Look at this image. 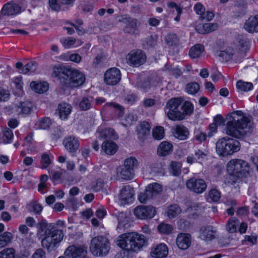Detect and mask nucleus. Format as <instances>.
I'll return each mask as SVG.
<instances>
[{
    "label": "nucleus",
    "mask_w": 258,
    "mask_h": 258,
    "mask_svg": "<svg viewBox=\"0 0 258 258\" xmlns=\"http://www.w3.org/2000/svg\"><path fill=\"white\" fill-rule=\"evenodd\" d=\"M121 79V73L119 69L113 68L108 69L104 74V82L109 85H115Z\"/></svg>",
    "instance_id": "obj_13"
},
{
    "label": "nucleus",
    "mask_w": 258,
    "mask_h": 258,
    "mask_svg": "<svg viewBox=\"0 0 258 258\" xmlns=\"http://www.w3.org/2000/svg\"><path fill=\"white\" fill-rule=\"evenodd\" d=\"M247 3L244 1H240L235 6L233 11L234 17L235 18L241 17L246 14Z\"/></svg>",
    "instance_id": "obj_28"
},
{
    "label": "nucleus",
    "mask_w": 258,
    "mask_h": 258,
    "mask_svg": "<svg viewBox=\"0 0 258 258\" xmlns=\"http://www.w3.org/2000/svg\"><path fill=\"white\" fill-rule=\"evenodd\" d=\"M126 59L130 66L138 67L145 62L146 56L141 50H133L126 55Z\"/></svg>",
    "instance_id": "obj_10"
},
{
    "label": "nucleus",
    "mask_w": 258,
    "mask_h": 258,
    "mask_svg": "<svg viewBox=\"0 0 258 258\" xmlns=\"http://www.w3.org/2000/svg\"><path fill=\"white\" fill-rule=\"evenodd\" d=\"M161 193V185L157 182L148 184L144 191L138 195V200L140 203L145 204L149 201L155 200L160 197Z\"/></svg>",
    "instance_id": "obj_9"
},
{
    "label": "nucleus",
    "mask_w": 258,
    "mask_h": 258,
    "mask_svg": "<svg viewBox=\"0 0 258 258\" xmlns=\"http://www.w3.org/2000/svg\"><path fill=\"white\" fill-rule=\"evenodd\" d=\"M132 238L131 237L130 233H124L120 235L116 240V245L123 250L134 252L132 243Z\"/></svg>",
    "instance_id": "obj_16"
},
{
    "label": "nucleus",
    "mask_w": 258,
    "mask_h": 258,
    "mask_svg": "<svg viewBox=\"0 0 258 258\" xmlns=\"http://www.w3.org/2000/svg\"><path fill=\"white\" fill-rule=\"evenodd\" d=\"M66 258H89L87 248L85 246L71 245L64 251Z\"/></svg>",
    "instance_id": "obj_12"
},
{
    "label": "nucleus",
    "mask_w": 258,
    "mask_h": 258,
    "mask_svg": "<svg viewBox=\"0 0 258 258\" xmlns=\"http://www.w3.org/2000/svg\"><path fill=\"white\" fill-rule=\"evenodd\" d=\"M130 234L131 238H132V246H135V247H133L134 251H137L141 249L146 244L147 240L144 235L135 232L130 233Z\"/></svg>",
    "instance_id": "obj_18"
},
{
    "label": "nucleus",
    "mask_w": 258,
    "mask_h": 258,
    "mask_svg": "<svg viewBox=\"0 0 258 258\" xmlns=\"http://www.w3.org/2000/svg\"><path fill=\"white\" fill-rule=\"evenodd\" d=\"M92 98L83 97L79 103V107L81 110H87L92 107Z\"/></svg>",
    "instance_id": "obj_40"
},
{
    "label": "nucleus",
    "mask_w": 258,
    "mask_h": 258,
    "mask_svg": "<svg viewBox=\"0 0 258 258\" xmlns=\"http://www.w3.org/2000/svg\"><path fill=\"white\" fill-rule=\"evenodd\" d=\"M227 171L238 177H247L252 173V169L246 161L240 159L230 160L227 165Z\"/></svg>",
    "instance_id": "obj_4"
},
{
    "label": "nucleus",
    "mask_w": 258,
    "mask_h": 258,
    "mask_svg": "<svg viewBox=\"0 0 258 258\" xmlns=\"http://www.w3.org/2000/svg\"><path fill=\"white\" fill-rule=\"evenodd\" d=\"M173 150V145L167 141L162 142V156L170 154Z\"/></svg>",
    "instance_id": "obj_47"
},
{
    "label": "nucleus",
    "mask_w": 258,
    "mask_h": 258,
    "mask_svg": "<svg viewBox=\"0 0 258 258\" xmlns=\"http://www.w3.org/2000/svg\"><path fill=\"white\" fill-rule=\"evenodd\" d=\"M15 250L13 248H7L0 252V258H14Z\"/></svg>",
    "instance_id": "obj_49"
},
{
    "label": "nucleus",
    "mask_w": 258,
    "mask_h": 258,
    "mask_svg": "<svg viewBox=\"0 0 258 258\" xmlns=\"http://www.w3.org/2000/svg\"><path fill=\"white\" fill-rule=\"evenodd\" d=\"M104 182L102 179H98L91 183V189L94 191H99L103 188Z\"/></svg>",
    "instance_id": "obj_54"
},
{
    "label": "nucleus",
    "mask_w": 258,
    "mask_h": 258,
    "mask_svg": "<svg viewBox=\"0 0 258 258\" xmlns=\"http://www.w3.org/2000/svg\"><path fill=\"white\" fill-rule=\"evenodd\" d=\"M64 73L60 79V84L64 87H78L85 82V75L78 70L69 69Z\"/></svg>",
    "instance_id": "obj_5"
},
{
    "label": "nucleus",
    "mask_w": 258,
    "mask_h": 258,
    "mask_svg": "<svg viewBox=\"0 0 258 258\" xmlns=\"http://www.w3.org/2000/svg\"><path fill=\"white\" fill-rule=\"evenodd\" d=\"M244 28L250 33L258 32V15L250 16L245 21Z\"/></svg>",
    "instance_id": "obj_20"
},
{
    "label": "nucleus",
    "mask_w": 258,
    "mask_h": 258,
    "mask_svg": "<svg viewBox=\"0 0 258 258\" xmlns=\"http://www.w3.org/2000/svg\"><path fill=\"white\" fill-rule=\"evenodd\" d=\"M181 164L177 161L171 162L169 170L170 172L174 176H179L181 173Z\"/></svg>",
    "instance_id": "obj_37"
},
{
    "label": "nucleus",
    "mask_w": 258,
    "mask_h": 258,
    "mask_svg": "<svg viewBox=\"0 0 258 258\" xmlns=\"http://www.w3.org/2000/svg\"><path fill=\"white\" fill-rule=\"evenodd\" d=\"M150 128L151 126L147 122L143 121L137 127L136 130L139 138L144 140L150 134Z\"/></svg>",
    "instance_id": "obj_27"
},
{
    "label": "nucleus",
    "mask_w": 258,
    "mask_h": 258,
    "mask_svg": "<svg viewBox=\"0 0 258 258\" xmlns=\"http://www.w3.org/2000/svg\"><path fill=\"white\" fill-rule=\"evenodd\" d=\"M151 255L153 258H161V244H158L152 246Z\"/></svg>",
    "instance_id": "obj_50"
},
{
    "label": "nucleus",
    "mask_w": 258,
    "mask_h": 258,
    "mask_svg": "<svg viewBox=\"0 0 258 258\" xmlns=\"http://www.w3.org/2000/svg\"><path fill=\"white\" fill-rule=\"evenodd\" d=\"M60 41L65 48H69L75 44L76 39L72 37H70L63 40H61Z\"/></svg>",
    "instance_id": "obj_57"
},
{
    "label": "nucleus",
    "mask_w": 258,
    "mask_h": 258,
    "mask_svg": "<svg viewBox=\"0 0 258 258\" xmlns=\"http://www.w3.org/2000/svg\"><path fill=\"white\" fill-rule=\"evenodd\" d=\"M239 224L240 222L237 219L234 218H231L226 225V229L230 233H234L236 231Z\"/></svg>",
    "instance_id": "obj_42"
},
{
    "label": "nucleus",
    "mask_w": 258,
    "mask_h": 258,
    "mask_svg": "<svg viewBox=\"0 0 258 258\" xmlns=\"http://www.w3.org/2000/svg\"><path fill=\"white\" fill-rule=\"evenodd\" d=\"M200 89V86L196 82L189 83L186 85V92L190 94H195L198 92Z\"/></svg>",
    "instance_id": "obj_51"
},
{
    "label": "nucleus",
    "mask_w": 258,
    "mask_h": 258,
    "mask_svg": "<svg viewBox=\"0 0 258 258\" xmlns=\"http://www.w3.org/2000/svg\"><path fill=\"white\" fill-rule=\"evenodd\" d=\"M19 108L21 112L24 114H29L32 110V104L30 101H24L20 103Z\"/></svg>",
    "instance_id": "obj_46"
},
{
    "label": "nucleus",
    "mask_w": 258,
    "mask_h": 258,
    "mask_svg": "<svg viewBox=\"0 0 258 258\" xmlns=\"http://www.w3.org/2000/svg\"><path fill=\"white\" fill-rule=\"evenodd\" d=\"M53 73L56 77H58L59 80V82H60V79L62 77V76L64 74L65 70H69V69L67 68H61L58 67H54L53 69Z\"/></svg>",
    "instance_id": "obj_61"
},
{
    "label": "nucleus",
    "mask_w": 258,
    "mask_h": 258,
    "mask_svg": "<svg viewBox=\"0 0 258 258\" xmlns=\"http://www.w3.org/2000/svg\"><path fill=\"white\" fill-rule=\"evenodd\" d=\"M31 258H46V253L42 248L35 250Z\"/></svg>",
    "instance_id": "obj_64"
},
{
    "label": "nucleus",
    "mask_w": 258,
    "mask_h": 258,
    "mask_svg": "<svg viewBox=\"0 0 258 258\" xmlns=\"http://www.w3.org/2000/svg\"><path fill=\"white\" fill-rule=\"evenodd\" d=\"M37 227L43 236L41 241L42 246L49 252L54 250L63 239L62 231L57 229L55 224L48 223L44 220L38 223Z\"/></svg>",
    "instance_id": "obj_2"
},
{
    "label": "nucleus",
    "mask_w": 258,
    "mask_h": 258,
    "mask_svg": "<svg viewBox=\"0 0 258 258\" xmlns=\"http://www.w3.org/2000/svg\"><path fill=\"white\" fill-rule=\"evenodd\" d=\"M138 165V160L133 157L124 160L123 164L116 168L117 176L124 180L132 179L135 175V169Z\"/></svg>",
    "instance_id": "obj_6"
},
{
    "label": "nucleus",
    "mask_w": 258,
    "mask_h": 258,
    "mask_svg": "<svg viewBox=\"0 0 258 258\" xmlns=\"http://www.w3.org/2000/svg\"><path fill=\"white\" fill-rule=\"evenodd\" d=\"M132 251L123 250V251L117 253L115 256V258H132Z\"/></svg>",
    "instance_id": "obj_62"
},
{
    "label": "nucleus",
    "mask_w": 258,
    "mask_h": 258,
    "mask_svg": "<svg viewBox=\"0 0 258 258\" xmlns=\"http://www.w3.org/2000/svg\"><path fill=\"white\" fill-rule=\"evenodd\" d=\"M168 7L169 8H175L176 9V11H177V16L174 18V20L179 22L180 21V17L181 14L182 13V10L181 9L178 7L176 3L173 2H170L168 3Z\"/></svg>",
    "instance_id": "obj_58"
},
{
    "label": "nucleus",
    "mask_w": 258,
    "mask_h": 258,
    "mask_svg": "<svg viewBox=\"0 0 258 258\" xmlns=\"http://www.w3.org/2000/svg\"><path fill=\"white\" fill-rule=\"evenodd\" d=\"M136 87L147 92L151 87L150 82L145 78L138 76L136 79Z\"/></svg>",
    "instance_id": "obj_33"
},
{
    "label": "nucleus",
    "mask_w": 258,
    "mask_h": 258,
    "mask_svg": "<svg viewBox=\"0 0 258 258\" xmlns=\"http://www.w3.org/2000/svg\"><path fill=\"white\" fill-rule=\"evenodd\" d=\"M183 101L182 98H173L168 101L165 112L169 119L179 121L184 119L180 108Z\"/></svg>",
    "instance_id": "obj_8"
},
{
    "label": "nucleus",
    "mask_w": 258,
    "mask_h": 258,
    "mask_svg": "<svg viewBox=\"0 0 258 258\" xmlns=\"http://www.w3.org/2000/svg\"><path fill=\"white\" fill-rule=\"evenodd\" d=\"M195 139L197 141L202 143L205 141L207 139V135L206 133L201 132L199 130L195 132Z\"/></svg>",
    "instance_id": "obj_59"
},
{
    "label": "nucleus",
    "mask_w": 258,
    "mask_h": 258,
    "mask_svg": "<svg viewBox=\"0 0 258 258\" xmlns=\"http://www.w3.org/2000/svg\"><path fill=\"white\" fill-rule=\"evenodd\" d=\"M101 147L106 154L110 155L115 154L117 150V145L114 142L108 140L103 142Z\"/></svg>",
    "instance_id": "obj_29"
},
{
    "label": "nucleus",
    "mask_w": 258,
    "mask_h": 258,
    "mask_svg": "<svg viewBox=\"0 0 258 258\" xmlns=\"http://www.w3.org/2000/svg\"><path fill=\"white\" fill-rule=\"evenodd\" d=\"M216 231L211 226L203 227L200 230V237L201 239L205 241H210L215 238Z\"/></svg>",
    "instance_id": "obj_21"
},
{
    "label": "nucleus",
    "mask_w": 258,
    "mask_h": 258,
    "mask_svg": "<svg viewBox=\"0 0 258 258\" xmlns=\"http://www.w3.org/2000/svg\"><path fill=\"white\" fill-rule=\"evenodd\" d=\"M104 60V55L102 54H99L93 60L92 66L94 68H98L103 63Z\"/></svg>",
    "instance_id": "obj_56"
},
{
    "label": "nucleus",
    "mask_w": 258,
    "mask_h": 258,
    "mask_svg": "<svg viewBox=\"0 0 258 258\" xmlns=\"http://www.w3.org/2000/svg\"><path fill=\"white\" fill-rule=\"evenodd\" d=\"M110 242L108 239L103 236L94 237L91 240L90 249L95 256L106 255L110 250Z\"/></svg>",
    "instance_id": "obj_7"
},
{
    "label": "nucleus",
    "mask_w": 258,
    "mask_h": 258,
    "mask_svg": "<svg viewBox=\"0 0 258 258\" xmlns=\"http://www.w3.org/2000/svg\"><path fill=\"white\" fill-rule=\"evenodd\" d=\"M138 120V116L132 113H128L125 116V121L129 125L133 124Z\"/></svg>",
    "instance_id": "obj_60"
},
{
    "label": "nucleus",
    "mask_w": 258,
    "mask_h": 258,
    "mask_svg": "<svg viewBox=\"0 0 258 258\" xmlns=\"http://www.w3.org/2000/svg\"><path fill=\"white\" fill-rule=\"evenodd\" d=\"M166 44L169 47H177L179 44V38L173 33H168L164 38Z\"/></svg>",
    "instance_id": "obj_30"
},
{
    "label": "nucleus",
    "mask_w": 258,
    "mask_h": 258,
    "mask_svg": "<svg viewBox=\"0 0 258 258\" xmlns=\"http://www.w3.org/2000/svg\"><path fill=\"white\" fill-rule=\"evenodd\" d=\"M173 135L176 138L180 140H184L187 138L189 132L185 126L179 124L175 126Z\"/></svg>",
    "instance_id": "obj_26"
},
{
    "label": "nucleus",
    "mask_w": 258,
    "mask_h": 258,
    "mask_svg": "<svg viewBox=\"0 0 258 258\" xmlns=\"http://www.w3.org/2000/svg\"><path fill=\"white\" fill-rule=\"evenodd\" d=\"M30 87L36 92L41 94L46 92L48 89V84L46 82H40L36 83L35 82H32Z\"/></svg>",
    "instance_id": "obj_34"
},
{
    "label": "nucleus",
    "mask_w": 258,
    "mask_h": 258,
    "mask_svg": "<svg viewBox=\"0 0 258 258\" xmlns=\"http://www.w3.org/2000/svg\"><path fill=\"white\" fill-rule=\"evenodd\" d=\"M216 149L217 153L219 156L226 157L239 151L240 149V144L237 140L225 137L217 142Z\"/></svg>",
    "instance_id": "obj_3"
},
{
    "label": "nucleus",
    "mask_w": 258,
    "mask_h": 258,
    "mask_svg": "<svg viewBox=\"0 0 258 258\" xmlns=\"http://www.w3.org/2000/svg\"><path fill=\"white\" fill-rule=\"evenodd\" d=\"M191 240L190 234L188 233H179L176 237V244L179 248L185 250L190 246Z\"/></svg>",
    "instance_id": "obj_19"
},
{
    "label": "nucleus",
    "mask_w": 258,
    "mask_h": 258,
    "mask_svg": "<svg viewBox=\"0 0 258 258\" xmlns=\"http://www.w3.org/2000/svg\"><path fill=\"white\" fill-rule=\"evenodd\" d=\"M181 212V209L178 205L173 204L168 207L165 214L169 218H173L177 216Z\"/></svg>",
    "instance_id": "obj_35"
},
{
    "label": "nucleus",
    "mask_w": 258,
    "mask_h": 258,
    "mask_svg": "<svg viewBox=\"0 0 258 258\" xmlns=\"http://www.w3.org/2000/svg\"><path fill=\"white\" fill-rule=\"evenodd\" d=\"M236 87L238 90L243 92H247L253 88V84L250 82H246L239 80L237 82Z\"/></svg>",
    "instance_id": "obj_43"
},
{
    "label": "nucleus",
    "mask_w": 258,
    "mask_h": 258,
    "mask_svg": "<svg viewBox=\"0 0 258 258\" xmlns=\"http://www.w3.org/2000/svg\"><path fill=\"white\" fill-rule=\"evenodd\" d=\"M97 133L99 134V137L105 140H116L118 138V135L112 128H106L101 131L99 129Z\"/></svg>",
    "instance_id": "obj_23"
},
{
    "label": "nucleus",
    "mask_w": 258,
    "mask_h": 258,
    "mask_svg": "<svg viewBox=\"0 0 258 258\" xmlns=\"http://www.w3.org/2000/svg\"><path fill=\"white\" fill-rule=\"evenodd\" d=\"M204 51V47L201 44H196L190 48L189 51V55L192 58L199 57L201 53Z\"/></svg>",
    "instance_id": "obj_36"
},
{
    "label": "nucleus",
    "mask_w": 258,
    "mask_h": 258,
    "mask_svg": "<svg viewBox=\"0 0 258 258\" xmlns=\"http://www.w3.org/2000/svg\"><path fill=\"white\" fill-rule=\"evenodd\" d=\"M134 196L133 188L129 185H125L120 190L119 200L122 204H129L133 202Z\"/></svg>",
    "instance_id": "obj_17"
},
{
    "label": "nucleus",
    "mask_w": 258,
    "mask_h": 258,
    "mask_svg": "<svg viewBox=\"0 0 258 258\" xmlns=\"http://www.w3.org/2000/svg\"><path fill=\"white\" fill-rule=\"evenodd\" d=\"M37 69V63L35 61H31L27 63L25 67L22 68L21 73L26 74L28 73H33Z\"/></svg>",
    "instance_id": "obj_48"
},
{
    "label": "nucleus",
    "mask_w": 258,
    "mask_h": 258,
    "mask_svg": "<svg viewBox=\"0 0 258 258\" xmlns=\"http://www.w3.org/2000/svg\"><path fill=\"white\" fill-rule=\"evenodd\" d=\"M51 163V159L49 154L43 153L41 156L40 167L41 169H46L49 167Z\"/></svg>",
    "instance_id": "obj_45"
},
{
    "label": "nucleus",
    "mask_w": 258,
    "mask_h": 258,
    "mask_svg": "<svg viewBox=\"0 0 258 258\" xmlns=\"http://www.w3.org/2000/svg\"><path fill=\"white\" fill-rule=\"evenodd\" d=\"M249 49V44L246 39L242 37L237 38L236 50L241 55H244Z\"/></svg>",
    "instance_id": "obj_25"
},
{
    "label": "nucleus",
    "mask_w": 258,
    "mask_h": 258,
    "mask_svg": "<svg viewBox=\"0 0 258 258\" xmlns=\"http://www.w3.org/2000/svg\"><path fill=\"white\" fill-rule=\"evenodd\" d=\"M51 124V120L48 117L43 118L40 122L39 127L41 129H46L48 128Z\"/></svg>",
    "instance_id": "obj_63"
},
{
    "label": "nucleus",
    "mask_w": 258,
    "mask_h": 258,
    "mask_svg": "<svg viewBox=\"0 0 258 258\" xmlns=\"http://www.w3.org/2000/svg\"><path fill=\"white\" fill-rule=\"evenodd\" d=\"M220 197V193L217 190L212 189L209 191V198L212 201L216 202L219 200Z\"/></svg>",
    "instance_id": "obj_55"
},
{
    "label": "nucleus",
    "mask_w": 258,
    "mask_h": 258,
    "mask_svg": "<svg viewBox=\"0 0 258 258\" xmlns=\"http://www.w3.org/2000/svg\"><path fill=\"white\" fill-rule=\"evenodd\" d=\"M186 186L190 190L201 194L205 191L207 184L203 179L192 178L187 181Z\"/></svg>",
    "instance_id": "obj_14"
},
{
    "label": "nucleus",
    "mask_w": 258,
    "mask_h": 258,
    "mask_svg": "<svg viewBox=\"0 0 258 258\" xmlns=\"http://www.w3.org/2000/svg\"><path fill=\"white\" fill-rule=\"evenodd\" d=\"M181 113L183 114L184 119L186 115H190L194 111V106L189 101H185L180 106Z\"/></svg>",
    "instance_id": "obj_39"
},
{
    "label": "nucleus",
    "mask_w": 258,
    "mask_h": 258,
    "mask_svg": "<svg viewBox=\"0 0 258 258\" xmlns=\"http://www.w3.org/2000/svg\"><path fill=\"white\" fill-rule=\"evenodd\" d=\"M62 144L66 150L70 153H75L80 147L79 139L74 135L65 137Z\"/></svg>",
    "instance_id": "obj_15"
},
{
    "label": "nucleus",
    "mask_w": 258,
    "mask_h": 258,
    "mask_svg": "<svg viewBox=\"0 0 258 258\" xmlns=\"http://www.w3.org/2000/svg\"><path fill=\"white\" fill-rule=\"evenodd\" d=\"M12 234L9 232H5L0 234V247H3L11 242Z\"/></svg>",
    "instance_id": "obj_41"
},
{
    "label": "nucleus",
    "mask_w": 258,
    "mask_h": 258,
    "mask_svg": "<svg viewBox=\"0 0 258 258\" xmlns=\"http://www.w3.org/2000/svg\"><path fill=\"white\" fill-rule=\"evenodd\" d=\"M57 110L59 118L66 119L72 111V107L70 104L61 103L58 105Z\"/></svg>",
    "instance_id": "obj_24"
},
{
    "label": "nucleus",
    "mask_w": 258,
    "mask_h": 258,
    "mask_svg": "<svg viewBox=\"0 0 258 258\" xmlns=\"http://www.w3.org/2000/svg\"><path fill=\"white\" fill-rule=\"evenodd\" d=\"M63 5L61 0H49V6L53 11H59Z\"/></svg>",
    "instance_id": "obj_53"
},
{
    "label": "nucleus",
    "mask_w": 258,
    "mask_h": 258,
    "mask_svg": "<svg viewBox=\"0 0 258 258\" xmlns=\"http://www.w3.org/2000/svg\"><path fill=\"white\" fill-rule=\"evenodd\" d=\"M226 134L237 139H242L250 135L253 131L249 117L244 116L241 111H233L225 119Z\"/></svg>",
    "instance_id": "obj_1"
},
{
    "label": "nucleus",
    "mask_w": 258,
    "mask_h": 258,
    "mask_svg": "<svg viewBox=\"0 0 258 258\" xmlns=\"http://www.w3.org/2000/svg\"><path fill=\"white\" fill-rule=\"evenodd\" d=\"M137 218L141 220L151 219L156 213L155 207L152 206H138L134 211Z\"/></svg>",
    "instance_id": "obj_11"
},
{
    "label": "nucleus",
    "mask_w": 258,
    "mask_h": 258,
    "mask_svg": "<svg viewBox=\"0 0 258 258\" xmlns=\"http://www.w3.org/2000/svg\"><path fill=\"white\" fill-rule=\"evenodd\" d=\"M13 134L10 128H6L4 130V135L3 137V141L6 144L10 143L12 141Z\"/></svg>",
    "instance_id": "obj_52"
},
{
    "label": "nucleus",
    "mask_w": 258,
    "mask_h": 258,
    "mask_svg": "<svg viewBox=\"0 0 258 258\" xmlns=\"http://www.w3.org/2000/svg\"><path fill=\"white\" fill-rule=\"evenodd\" d=\"M217 55L223 60L227 61L230 60L234 54V50L231 47H227L225 49L220 48L217 52Z\"/></svg>",
    "instance_id": "obj_31"
},
{
    "label": "nucleus",
    "mask_w": 258,
    "mask_h": 258,
    "mask_svg": "<svg viewBox=\"0 0 258 258\" xmlns=\"http://www.w3.org/2000/svg\"><path fill=\"white\" fill-rule=\"evenodd\" d=\"M20 10L21 8L18 5L7 3L4 6L2 13L6 16H12L19 13Z\"/></svg>",
    "instance_id": "obj_22"
},
{
    "label": "nucleus",
    "mask_w": 258,
    "mask_h": 258,
    "mask_svg": "<svg viewBox=\"0 0 258 258\" xmlns=\"http://www.w3.org/2000/svg\"><path fill=\"white\" fill-rule=\"evenodd\" d=\"M118 220L117 229H121L125 228V225L127 223V217L125 213L123 212L119 213L116 216Z\"/></svg>",
    "instance_id": "obj_38"
},
{
    "label": "nucleus",
    "mask_w": 258,
    "mask_h": 258,
    "mask_svg": "<svg viewBox=\"0 0 258 258\" xmlns=\"http://www.w3.org/2000/svg\"><path fill=\"white\" fill-rule=\"evenodd\" d=\"M157 37L156 35H151L145 39L143 42L144 47L149 49L155 46L157 44Z\"/></svg>",
    "instance_id": "obj_44"
},
{
    "label": "nucleus",
    "mask_w": 258,
    "mask_h": 258,
    "mask_svg": "<svg viewBox=\"0 0 258 258\" xmlns=\"http://www.w3.org/2000/svg\"><path fill=\"white\" fill-rule=\"evenodd\" d=\"M125 27L124 31L127 33H135L138 26L137 20L129 18L125 21Z\"/></svg>",
    "instance_id": "obj_32"
}]
</instances>
